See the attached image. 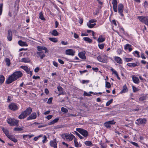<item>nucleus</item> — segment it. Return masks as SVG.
Instances as JSON below:
<instances>
[{"label":"nucleus","instance_id":"1","mask_svg":"<svg viewBox=\"0 0 148 148\" xmlns=\"http://www.w3.org/2000/svg\"><path fill=\"white\" fill-rule=\"evenodd\" d=\"M22 75V73L20 71L15 72L9 77L6 80V82L8 84L11 83Z\"/></svg>","mask_w":148,"mask_h":148},{"label":"nucleus","instance_id":"2","mask_svg":"<svg viewBox=\"0 0 148 148\" xmlns=\"http://www.w3.org/2000/svg\"><path fill=\"white\" fill-rule=\"evenodd\" d=\"M32 110V108H28L25 110L21 113L18 118L21 119H24L31 113Z\"/></svg>","mask_w":148,"mask_h":148},{"label":"nucleus","instance_id":"3","mask_svg":"<svg viewBox=\"0 0 148 148\" xmlns=\"http://www.w3.org/2000/svg\"><path fill=\"white\" fill-rule=\"evenodd\" d=\"M137 18L142 22L144 23L145 25L148 26V16H138L137 17Z\"/></svg>","mask_w":148,"mask_h":148},{"label":"nucleus","instance_id":"4","mask_svg":"<svg viewBox=\"0 0 148 148\" xmlns=\"http://www.w3.org/2000/svg\"><path fill=\"white\" fill-rule=\"evenodd\" d=\"M77 131H78L85 137L86 138L88 135V132L86 130L80 128H77Z\"/></svg>","mask_w":148,"mask_h":148},{"label":"nucleus","instance_id":"5","mask_svg":"<svg viewBox=\"0 0 148 148\" xmlns=\"http://www.w3.org/2000/svg\"><path fill=\"white\" fill-rule=\"evenodd\" d=\"M8 123L11 126L16 125L18 123V121L11 118L8 119L7 120Z\"/></svg>","mask_w":148,"mask_h":148},{"label":"nucleus","instance_id":"6","mask_svg":"<svg viewBox=\"0 0 148 148\" xmlns=\"http://www.w3.org/2000/svg\"><path fill=\"white\" fill-rule=\"evenodd\" d=\"M147 121V119L145 118H140L136 120L135 123L136 124L139 125L143 124H145L146 123Z\"/></svg>","mask_w":148,"mask_h":148},{"label":"nucleus","instance_id":"7","mask_svg":"<svg viewBox=\"0 0 148 148\" xmlns=\"http://www.w3.org/2000/svg\"><path fill=\"white\" fill-rule=\"evenodd\" d=\"M106 57H107V56L106 55H103L102 56H99L97 58V60L101 62L106 63L107 59Z\"/></svg>","mask_w":148,"mask_h":148},{"label":"nucleus","instance_id":"8","mask_svg":"<svg viewBox=\"0 0 148 148\" xmlns=\"http://www.w3.org/2000/svg\"><path fill=\"white\" fill-rule=\"evenodd\" d=\"M75 138L74 136L72 134H64V138L68 141H71L73 139Z\"/></svg>","mask_w":148,"mask_h":148},{"label":"nucleus","instance_id":"9","mask_svg":"<svg viewBox=\"0 0 148 148\" xmlns=\"http://www.w3.org/2000/svg\"><path fill=\"white\" fill-rule=\"evenodd\" d=\"M123 9L124 6L121 3L119 4L118 5V12L122 16H123Z\"/></svg>","mask_w":148,"mask_h":148},{"label":"nucleus","instance_id":"10","mask_svg":"<svg viewBox=\"0 0 148 148\" xmlns=\"http://www.w3.org/2000/svg\"><path fill=\"white\" fill-rule=\"evenodd\" d=\"M8 107L10 109L13 111L16 110L18 109V107L17 105L14 103H12L9 104Z\"/></svg>","mask_w":148,"mask_h":148},{"label":"nucleus","instance_id":"11","mask_svg":"<svg viewBox=\"0 0 148 148\" xmlns=\"http://www.w3.org/2000/svg\"><path fill=\"white\" fill-rule=\"evenodd\" d=\"M112 3L113 5V9L115 12H117V2L116 0H112Z\"/></svg>","mask_w":148,"mask_h":148},{"label":"nucleus","instance_id":"12","mask_svg":"<svg viewBox=\"0 0 148 148\" xmlns=\"http://www.w3.org/2000/svg\"><path fill=\"white\" fill-rule=\"evenodd\" d=\"M36 114L35 112H33L31 115H30L27 118V120L34 119L36 118Z\"/></svg>","mask_w":148,"mask_h":148},{"label":"nucleus","instance_id":"13","mask_svg":"<svg viewBox=\"0 0 148 148\" xmlns=\"http://www.w3.org/2000/svg\"><path fill=\"white\" fill-rule=\"evenodd\" d=\"M75 52V51L72 49H69L66 51V53L68 55L73 56L74 55Z\"/></svg>","mask_w":148,"mask_h":148},{"label":"nucleus","instance_id":"14","mask_svg":"<svg viewBox=\"0 0 148 148\" xmlns=\"http://www.w3.org/2000/svg\"><path fill=\"white\" fill-rule=\"evenodd\" d=\"M21 67L28 74H30L31 76L32 75V72L30 71L29 69L27 66H21Z\"/></svg>","mask_w":148,"mask_h":148},{"label":"nucleus","instance_id":"15","mask_svg":"<svg viewBox=\"0 0 148 148\" xmlns=\"http://www.w3.org/2000/svg\"><path fill=\"white\" fill-rule=\"evenodd\" d=\"M37 57H40L41 59H42L45 56V55L43 51L37 52Z\"/></svg>","mask_w":148,"mask_h":148},{"label":"nucleus","instance_id":"16","mask_svg":"<svg viewBox=\"0 0 148 148\" xmlns=\"http://www.w3.org/2000/svg\"><path fill=\"white\" fill-rule=\"evenodd\" d=\"M50 145L51 147H53L54 148H57V143L55 139L50 141Z\"/></svg>","mask_w":148,"mask_h":148},{"label":"nucleus","instance_id":"17","mask_svg":"<svg viewBox=\"0 0 148 148\" xmlns=\"http://www.w3.org/2000/svg\"><path fill=\"white\" fill-rule=\"evenodd\" d=\"M12 32L10 30H8V35L7 36V39L9 41L12 40Z\"/></svg>","mask_w":148,"mask_h":148},{"label":"nucleus","instance_id":"18","mask_svg":"<svg viewBox=\"0 0 148 148\" xmlns=\"http://www.w3.org/2000/svg\"><path fill=\"white\" fill-rule=\"evenodd\" d=\"M37 49L39 51H41L42 50H45V53H48V51L46 47H44L38 46L37 47Z\"/></svg>","mask_w":148,"mask_h":148},{"label":"nucleus","instance_id":"19","mask_svg":"<svg viewBox=\"0 0 148 148\" xmlns=\"http://www.w3.org/2000/svg\"><path fill=\"white\" fill-rule=\"evenodd\" d=\"M74 142L75 146L76 147H81L82 145L77 142V138H74Z\"/></svg>","mask_w":148,"mask_h":148},{"label":"nucleus","instance_id":"20","mask_svg":"<svg viewBox=\"0 0 148 148\" xmlns=\"http://www.w3.org/2000/svg\"><path fill=\"white\" fill-rule=\"evenodd\" d=\"M78 56L80 58L82 59L85 60L86 59L85 53L83 52L79 53L78 54Z\"/></svg>","mask_w":148,"mask_h":148},{"label":"nucleus","instance_id":"21","mask_svg":"<svg viewBox=\"0 0 148 148\" xmlns=\"http://www.w3.org/2000/svg\"><path fill=\"white\" fill-rule=\"evenodd\" d=\"M132 79L133 82L135 84H138L139 83V80L137 77L132 76Z\"/></svg>","mask_w":148,"mask_h":148},{"label":"nucleus","instance_id":"22","mask_svg":"<svg viewBox=\"0 0 148 148\" xmlns=\"http://www.w3.org/2000/svg\"><path fill=\"white\" fill-rule=\"evenodd\" d=\"M114 60L119 64H121L122 63V59L119 57L115 56L114 57Z\"/></svg>","mask_w":148,"mask_h":148},{"label":"nucleus","instance_id":"23","mask_svg":"<svg viewBox=\"0 0 148 148\" xmlns=\"http://www.w3.org/2000/svg\"><path fill=\"white\" fill-rule=\"evenodd\" d=\"M18 44L21 46H27V45L26 42H23L21 40L18 41Z\"/></svg>","mask_w":148,"mask_h":148},{"label":"nucleus","instance_id":"24","mask_svg":"<svg viewBox=\"0 0 148 148\" xmlns=\"http://www.w3.org/2000/svg\"><path fill=\"white\" fill-rule=\"evenodd\" d=\"M105 40V38L103 37L102 36H100L97 39V41L99 43L102 42L104 41Z\"/></svg>","mask_w":148,"mask_h":148},{"label":"nucleus","instance_id":"25","mask_svg":"<svg viewBox=\"0 0 148 148\" xmlns=\"http://www.w3.org/2000/svg\"><path fill=\"white\" fill-rule=\"evenodd\" d=\"M128 91L127 88L126 84H125L123 86L122 90L120 92V93H125Z\"/></svg>","mask_w":148,"mask_h":148},{"label":"nucleus","instance_id":"26","mask_svg":"<svg viewBox=\"0 0 148 148\" xmlns=\"http://www.w3.org/2000/svg\"><path fill=\"white\" fill-rule=\"evenodd\" d=\"M9 139L13 141L15 143L17 142V140L12 135L10 134L8 137Z\"/></svg>","mask_w":148,"mask_h":148},{"label":"nucleus","instance_id":"27","mask_svg":"<svg viewBox=\"0 0 148 148\" xmlns=\"http://www.w3.org/2000/svg\"><path fill=\"white\" fill-rule=\"evenodd\" d=\"M2 129L4 133L8 137L10 135L9 131L7 129H5L3 127H2Z\"/></svg>","mask_w":148,"mask_h":148},{"label":"nucleus","instance_id":"28","mask_svg":"<svg viewBox=\"0 0 148 148\" xmlns=\"http://www.w3.org/2000/svg\"><path fill=\"white\" fill-rule=\"evenodd\" d=\"M21 61L25 63H28L30 62V60L29 58H22Z\"/></svg>","mask_w":148,"mask_h":148},{"label":"nucleus","instance_id":"29","mask_svg":"<svg viewBox=\"0 0 148 148\" xmlns=\"http://www.w3.org/2000/svg\"><path fill=\"white\" fill-rule=\"evenodd\" d=\"M5 61L6 63V65L8 66H9L11 64L10 59L8 58H6L5 59Z\"/></svg>","mask_w":148,"mask_h":148},{"label":"nucleus","instance_id":"30","mask_svg":"<svg viewBox=\"0 0 148 148\" xmlns=\"http://www.w3.org/2000/svg\"><path fill=\"white\" fill-rule=\"evenodd\" d=\"M83 39L84 41L89 43H91L92 42V40L91 39H90L89 37H84L83 38Z\"/></svg>","mask_w":148,"mask_h":148},{"label":"nucleus","instance_id":"31","mask_svg":"<svg viewBox=\"0 0 148 148\" xmlns=\"http://www.w3.org/2000/svg\"><path fill=\"white\" fill-rule=\"evenodd\" d=\"M59 120V118H57L53 120L52 121L50 122H49V125H51L52 124H54L55 123L57 122Z\"/></svg>","mask_w":148,"mask_h":148},{"label":"nucleus","instance_id":"32","mask_svg":"<svg viewBox=\"0 0 148 148\" xmlns=\"http://www.w3.org/2000/svg\"><path fill=\"white\" fill-rule=\"evenodd\" d=\"M5 77L3 75H0V85H1L4 82Z\"/></svg>","mask_w":148,"mask_h":148},{"label":"nucleus","instance_id":"33","mask_svg":"<svg viewBox=\"0 0 148 148\" xmlns=\"http://www.w3.org/2000/svg\"><path fill=\"white\" fill-rule=\"evenodd\" d=\"M127 65L129 67H135L137 66V64L136 63H131L127 64Z\"/></svg>","mask_w":148,"mask_h":148},{"label":"nucleus","instance_id":"34","mask_svg":"<svg viewBox=\"0 0 148 148\" xmlns=\"http://www.w3.org/2000/svg\"><path fill=\"white\" fill-rule=\"evenodd\" d=\"M51 34L53 36H56L58 35V33L57 31L56 30H53L51 32Z\"/></svg>","mask_w":148,"mask_h":148},{"label":"nucleus","instance_id":"35","mask_svg":"<svg viewBox=\"0 0 148 148\" xmlns=\"http://www.w3.org/2000/svg\"><path fill=\"white\" fill-rule=\"evenodd\" d=\"M39 18L42 21H45V18L44 17L43 14L42 12H40L39 14Z\"/></svg>","mask_w":148,"mask_h":148},{"label":"nucleus","instance_id":"36","mask_svg":"<svg viewBox=\"0 0 148 148\" xmlns=\"http://www.w3.org/2000/svg\"><path fill=\"white\" fill-rule=\"evenodd\" d=\"M84 144L88 146H92L93 145L90 141H86L84 142Z\"/></svg>","mask_w":148,"mask_h":148},{"label":"nucleus","instance_id":"37","mask_svg":"<svg viewBox=\"0 0 148 148\" xmlns=\"http://www.w3.org/2000/svg\"><path fill=\"white\" fill-rule=\"evenodd\" d=\"M49 40L54 42H56L58 41L57 39L55 38H49Z\"/></svg>","mask_w":148,"mask_h":148},{"label":"nucleus","instance_id":"38","mask_svg":"<svg viewBox=\"0 0 148 148\" xmlns=\"http://www.w3.org/2000/svg\"><path fill=\"white\" fill-rule=\"evenodd\" d=\"M106 87L107 88H110L111 87V86L110 84V82H106Z\"/></svg>","mask_w":148,"mask_h":148},{"label":"nucleus","instance_id":"39","mask_svg":"<svg viewBox=\"0 0 148 148\" xmlns=\"http://www.w3.org/2000/svg\"><path fill=\"white\" fill-rule=\"evenodd\" d=\"M61 110L62 112H64L65 113H67L68 112V110L64 107H62L61 108Z\"/></svg>","mask_w":148,"mask_h":148},{"label":"nucleus","instance_id":"40","mask_svg":"<svg viewBox=\"0 0 148 148\" xmlns=\"http://www.w3.org/2000/svg\"><path fill=\"white\" fill-rule=\"evenodd\" d=\"M104 125L107 128H110L111 127L110 125L108 123L106 122L104 123Z\"/></svg>","mask_w":148,"mask_h":148},{"label":"nucleus","instance_id":"41","mask_svg":"<svg viewBox=\"0 0 148 148\" xmlns=\"http://www.w3.org/2000/svg\"><path fill=\"white\" fill-rule=\"evenodd\" d=\"M111 71H112V74H114L115 75H117L118 74L117 72L114 69H113L112 68L110 69Z\"/></svg>","mask_w":148,"mask_h":148},{"label":"nucleus","instance_id":"42","mask_svg":"<svg viewBox=\"0 0 148 148\" xmlns=\"http://www.w3.org/2000/svg\"><path fill=\"white\" fill-rule=\"evenodd\" d=\"M124 59L125 61L127 62L131 61L133 60V59L132 58H124Z\"/></svg>","mask_w":148,"mask_h":148},{"label":"nucleus","instance_id":"43","mask_svg":"<svg viewBox=\"0 0 148 148\" xmlns=\"http://www.w3.org/2000/svg\"><path fill=\"white\" fill-rule=\"evenodd\" d=\"M107 122L110 125H113L116 122L114 121V120H113L112 121H107Z\"/></svg>","mask_w":148,"mask_h":148},{"label":"nucleus","instance_id":"44","mask_svg":"<svg viewBox=\"0 0 148 148\" xmlns=\"http://www.w3.org/2000/svg\"><path fill=\"white\" fill-rule=\"evenodd\" d=\"M75 134L78 136L79 138L81 139H83L84 138V137H83L82 136H81L76 131H74Z\"/></svg>","mask_w":148,"mask_h":148},{"label":"nucleus","instance_id":"45","mask_svg":"<svg viewBox=\"0 0 148 148\" xmlns=\"http://www.w3.org/2000/svg\"><path fill=\"white\" fill-rule=\"evenodd\" d=\"M23 130V127H15L14 128V130L16 131H20Z\"/></svg>","mask_w":148,"mask_h":148},{"label":"nucleus","instance_id":"46","mask_svg":"<svg viewBox=\"0 0 148 148\" xmlns=\"http://www.w3.org/2000/svg\"><path fill=\"white\" fill-rule=\"evenodd\" d=\"M132 89L134 92H136L139 90V89L137 88H136L134 86H132Z\"/></svg>","mask_w":148,"mask_h":148},{"label":"nucleus","instance_id":"47","mask_svg":"<svg viewBox=\"0 0 148 148\" xmlns=\"http://www.w3.org/2000/svg\"><path fill=\"white\" fill-rule=\"evenodd\" d=\"M113 101V99H112L109 101H108L106 104V106H109L111 103H112Z\"/></svg>","mask_w":148,"mask_h":148},{"label":"nucleus","instance_id":"48","mask_svg":"<svg viewBox=\"0 0 148 148\" xmlns=\"http://www.w3.org/2000/svg\"><path fill=\"white\" fill-rule=\"evenodd\" d=\"M98 47H99L100 49H102L103 48L105 44H98Z\"/></svg>","mask_w":148,"mask_h":148},{"label":"nucleus","instance_id":"49","mask_svg":"<svg viewBox=\"0 0 148 148\" xmlns=\"http://www.w3.org/2000/svg\"><path fill=\"white\" fill-rule=\"evenodd\" d=\"M146 96H142L140 98L139 100L140 101H143L146 100Z\"/></svg>","mask_w":148,"mask_h":148},{"label":"nucleus","instance_id":"50","mask_svg":"<svg viewBox=\"0 0 148 148\" xmlns=\"http://www.w3.org/2000/svg\"><path fill=\"white\" fill-rule=\"evenodd\" d=\"M134 54L135 56H136L135 54H136L137 55V56H136L137 57L139 58L140 57V56L139 54V53L138 51H135L134 52Z\"/></svg>","mask_w":148,"mask_h":148},{"label":"nucleus","instance_id":"51","mask_svg":"<svg viewBox=\"0 0 148 148\" xmlns=\"http://www.w3.org/2000/svg\"><path fill=\"white\" fill-rule=\"evenodd\" d=\"M87 25L88 27L90 28H92L93 27V24H91V23L88 22L87 23Z\"/></svg>","mask_w":148,"mask_h":148},{"label":"nucleus","instance_id":"52","mask_svg":"<svg viewBox=\"0 0 148 148\" xmlns=\"http://www.w3.org/2000/svg\"><path fill=\"white\" fill-rule=\"evenodd\" d=\"M3 4L2 3L0 4V15H1L2 11Z\"/></svg>","mask_w":148,"mask_h":148},{"label":"nucleus","instance_id":"53","mask_svg":"<svg viewBox=\"0 0 148 148\" xmlns=\"http://www.w3.org/2000/svg\"><path fill=\"white\" fill-rule=\"evenodd\" d=\"M131 45H129V44H126V45L125 46V50H127L128 49V48L130 47H131Z\"/></svg>","mask_w":148,"mask_h":148},{"label":"nucleus","instance_id":"54","mask_svg":"<svg viewBox=\"0 0 148 148\" xmlns=\"http://www.w3.org/2000/svg\"><path fill=\"white\" fill-rule=\"evenodd\" d=\"M57 89H58V90L60 92H62L63 90V88L61 87L60 86H58L57 87Z\"/></svg>","mask_w":148,"mask_h":148},{"label":"nucleus","instance_id":"55","mask_svg":"<svg viewBox=\"0 0 148 148\" xmlns=\"http://www.w3.org/2000/svg\"><path fill=\"white\" fill-rule=\"evenodd\" d=\"M44 139L42 140V143H45L47 141V138L46 136L45 135L43 137Z\"/></svg>","mask_w":148,"mask_h":148},{"label":"nucleus","instance_id":"56","mask_svg":"<svg viewBox=\"0 0 148 148\" xmlns=\"http://www.w3.org/2000/svg\"><path fill=\"white\" fill-rule=\"evenodd\" d=\"M130 143L131 144H132V145H134L136 147H138V144L136 143L131 141L130 142Z\"/></svg>","mask_w":148,"mask_h":148},{"label":"nucleus","instance_id":"57","mask_svg":"<svg viewBox=\"0 0 148 148\" xmlns=\"http://www.w3.org/2000/svg\"><path fill=\"white\" fill-rule=\"evenodd\" d=\"M97 22V20H96L94 19H91V20H90L88 22L92 23H95V22Z\"/></svg>","mask_w":148,"mask_h":148},{"label":"nucleus","instance_id":"58","mask_svg":"<svg viewBox=\"0 0 148 148\" xmlns=\"http://www.w3.org/2000/svg\"><path fill=\"white\" fill-rule=\"evenodd\" d=\"M52 99H53L52 97L49 98L48 100L47 103L48 104L51 103L52 102Z\"/></svg>","mask_w":148,"mask_h":148},{"label":"nucleus","instance_id":"59","mask_svg":"<svg viewBox=\"0 0 148 148\" xmlns=\"http://www.w3.org/2000/svg\"><path fill=\"white\" fill-rule=\"evenodd\" d=\"M61 44L64 45H66L68 44V43L67 42H65L64 41H62L61 42Z\"/></svg>","mask_w":148,"mask_h":148},{"label":"nucleus","instance_id":"60","mask_svg":"<svg viewBox=\"0 0 148 148\" xmlns=\"http://www.w3.org/2000/svg\"><path fill=\"white\" fill-rule=\"evenodd\" d=\"M84 96H91V95L89 93H88L86 92H84Z\"/></svg>","mask_w":148,"mask_h":148},{"label":"nucleus","instance_id":"61","mask_svg":"<svg viewBox=\"0 0 148 148\" xmlns=\"http://www.w3.org/2000/svg\"><path fill=\"white\" fill-rule=\"evenodd\" d=\"M52 117V115H49L46 117V118L48 120L51 119Z\"/></svg>","mask_w":148,"mask_h":148},{"label":"nucleus","instance_id":"62","mask_svg":"<svg viewBox=\"0 0 148 148\" xmlns=\"http://www.w3.org/2000/svg\"><path fill=\"white\" fill-rule=\"evenodd\" d=\"M89 82V81L88 80H83L82 81V83L83 84H84L86 83H88Z\"/></svg>","mask_w":148,"mask_h":148},{"label":"nucleus","instance_id":"63","mask_svg":"<svg viewBox=\"0 0 148 148\" xmlns=\"http://www.w3.org/2000/svg\"><path fill=\"white\" fill-rule=\"evenodd\" d=\"M58 61L60 64H64V62L61 59H58Z\"/></svg>","mask_w":148,"mask_h":148},{"label":"nucleus","instance_id":"64","mask_svg":"<svg viewBox=\"0 0 148 148\" xmlns=\"http://www.w3.org/2000/svg\"><path fill=\"white\" fill-rule=\"evenodd\" d=\"M39 70V68L38 67H36L35 69H34V71L36 73H38Z\"/></svg>","mask_w":148,"mask_h":148}]
</instances>
